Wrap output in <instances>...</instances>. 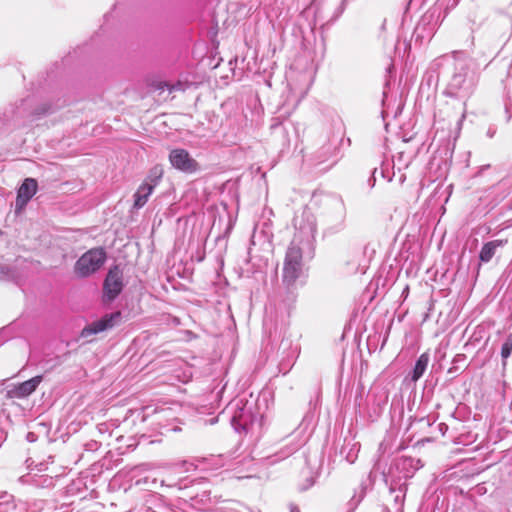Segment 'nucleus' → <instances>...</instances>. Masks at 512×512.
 <instances>
[{"label":"nucleus","mask_w":512,"mask_h":512,"mask_svg":"<svg viewBox=\"0 0 512 512\" xmlns=\"http://www.w3.org/2000/svg\"><path fill=\"white\" fill-rule=\"evenodd\" d=\"M291 512H299L298 508L297 507H293Z\"/></svg>","instance_id":"nucleus-32"},{"label":"nucleus","mask_w":512,"mask_h":512,"mask_svg":"<svg viewBox=\"0 0 512 512\" xmlns=\"http://www.w3.org/2000/svg\"><path fill=\"white\" fill-rule=\"evenodd\" d=\"M103 248H92L85 252L75 263L74 273L79 278H87L97 272L106 261Z\"/></svg>","instance_id":"nucleus-3"},{"label":"nucleus","mask_w":512,"mask_h":512,"mask_svg":"<svg viewBox=\"0 0 512 512\" xmlns=\"http://www.w3.org/2000/svg\"><path fill=\"white\" fill-rule=\"evenodd\" d=\"M125 284L123 281V270L119 265L109 268L103 282V302L111 303L122 292Z\"/></svg>","instance_id":"nucleus-4"},{"label":"nucleus","mask_w":512,"mask_h":512,"mask_svg":"<svg viewBox=\"0 0 512 512\" xmlns=\"http://www.w3.org/2000/svg\"><path fill=\"white\" fill-rule=\"evenodd\" d=\"M431 69H452L444 93L462 101V121L466 115V101L472 96L477 85L476 74L471 70V58L466 52L455 50L435 58L431 63Z\"/></svg>","instance_id":"nucleus-1"},{"label":"nucleus","mask_w":512,"mask_h":512,"mask_svg":"<svg viewBox=\"0 0 512 512\" xmlns=\"http://www.w3.org/2000/svg\"><path fill=\"white\" fill-rule=\"evenodd\" d=\"M161 177V169L155 167L151 170L148 179L139 186L138 190L134 194L133 208L140 209L147 203L149 196L152 194Z\"/></svg>","instance_id":"nucleus-6"},{"label":"nucleus","mask_w":512,"mask_h":512,"mask_svg":"<svg viewBox=\"0 0 512 512\" xmlns=\"http://www.w3.org/2000/svg\"><path fill=\"white\" fill-rule=\"evenodd\" d=\"M300 446H301V442L300 441L295 442L294 438H293L290 441V443L285 446L284 450L275 454V457H276L275 461H278V460H281V459H284V458L290 456L291 454L296 452Z\"/></svg>","instance_id":"nucleus-20"},{"label":"nucleus","mask_w":512,"mask_h":512,"mask_svg":"<svg viewBox=\"0 0 512 512\" xmlns=\"http://www.w3.org/2000/svg\"><path fill=\"white\" fill-rule=\"evenodd\" d=\"M464 354H457L453 359V366L448 369L449 374H455L458 371L456 363L463 362L465 360Z\"/></svg>","instance_id":"nucleus-24"},{"label":"nucleus","mask_w":512,"mask_h":512,"mask_svg":"<svg viewBox=\"0 0 512 512\" xmlns=\"http://www.w3.org/2000/svg\"><path fill=\"white\" fill-rule=\"evenodd\" d=\"M98 428H99V431H100V432H103V431H104V428H106V424H104V423H103V424H100V425L98 426Z\"/></svg>","instance_id":"nucleus-31"},{"label":"nucleus","mask_w":512,"mask_h":512,"mask_svg":"<svg viewBox=\"0 0 512 512\" xmlns=\"http://www.w3.org/2000/svg\"><path fill=\"white\" fill-rule=\"evenodd\" d=\"M357 455L352 453V449L350 450V452L346 455V459L349 463H353L356 459Z\"/></svg>","instance_id":"nucleus-28"},{"label":"nucleus","mask_w":512,"mask_h":512,"mask_svg":"<svg viewBox=\"0 0 512 512\" xmlns=\"http://www.w3.org/2000/svg\"><path fill=\"white\" fill-rule=\"evenodd\" d=\"M27 440H28V441H30V442L35 441V435H34V433L29 432V433L27 434Z\"/></svg>","instance_id":"nucleus-30"},{"label":"nucleus","mask_w":512,"mask_h":512,"mask_svg":"<svg viewBox=\"0 0 512 512\" xmlns=\"http://www.w3.org/2000/svg\"><path fill=\"white\" fill-rule=\"evenodd\" d=\"M38 183L34 178H26L19 187L15 202V212H21L36 194Z\"/></svg>","instance_id":"nucleus-12"},{"label":"nucleus","mask_w":512,"mask_h":512,"mask_svg":"<svg viewBox=\"0 0 512 512\" xmlns=\"http://www.w3.org/2000/svg\"><path fill=\"white\" fill-rule=\"evenodd\" d=\"M381 174H382V176H383V177H385V173H384V170H383V169H382V171H381Z\"/></svg>","instance_id":"nucleus-33"},{"label":"nucleus","mask_w":512,"mask_h":512,"mask_svg":"<svg viewBox=\"0 0 512 512\" xmlns=\"http://www.w3.org/2000/svg\"><path fill=\"white\" fill-rule=\"evenodd\" d=\"M11 275V268L7 265H0V279L4 280Z\"/></svg>","instance_id":"nucleus-25"},{"label":"nucleus","mask_w":512,"mask_h":512,"mask_svg":"<svg viewBox=\"0 0 512 512\" xmlns=\"http://www.w3.org/2000/svg\"><path fill=\"white\" fill-rule=\"evenodd\" d=\"M239 503L232 500H226L223 504L218 507L215 512H239Z\"/></svg>","instance_id":"nucleus-21"},{"label":"nucleus","mask_w":512,"mask_h":512,"mask_svg":"<svg viewBox=\"0 0 512 512\" xmlns=\"http://www.w3.org/2000/svg\"><path fill=\"white\" fill-rule=\"evenodd\" d=\"M329 159H333V163L336 162V147L330 143L324 144L316 153L317 163H323Z\"/></svg>","instance_id":"nucleus-18"},{"label":"nucleus","mask_w":512,"mask_h":512,"mask_svg":"<svg viewBox=\"0 0 512 512\" xmlns=\"http://www.w3.org/2000/svg\"><path fill=\"white\" fill-rule=\"evenodd\" d=\"M386 484L389 486L390 495L393 497L394 512H404L403 505L407 491V483L396 480L392 475L385 478Z\"/></svg>","instance_id":"nucleus-11"},{"label":"nucleus","mask_w":512,"mask_h":512,"mask_svg":"<svg viewBox=\"0 0 512 512\" xmlns=\"http://www.w3.org/2000/svg\"><path fill=\"white\" fill-rule=\"evenodd\" d=\"M388 402V392L383 388H376L368 395L369 416L378 418Z\"/></svg>","instance_id":"nucleus-13"},{"label":"nucleus","mask_w":512,"mask_h":512,"mask_svg":"<svg viewBox=\"0 0 512 512\" xmlns=\"http://www.w3.org/2000/svg\"><path fill=\"white\" fill-rule=\"evenodd\" d=\"M507 243V240H492L485 243L479 253V260L482 263H488L496 254L498 248L503 247Z\"/></svg>","instance_id":"nucleus-16"},{"label":"nucleus","mask_w":512,"mask_h":512,"mask_svg":"<svg viewBox=\"0 0 512 512\" xmlns=\"http://www.w3.org/2000/svg\"><path fill=\"white\" fill-rule=\"evenodd\" d=\"M376 172H377V169L374 168L373 171H372V176L368 180V184H369L370 188L374 187V185H375V181H376L375 174H376Z\"/></svg>","instance_id":"nucleus-27"},{"label":"nucleus","mask_w":512,"mask_h":512,"mask_svg":"<svg viewBox=\"0 0 512 512\" xmlns=\"http://www.w3.org/2000/svg\"><path fill=\"white\" fill-rule=\"evenodd\" d=\"M302 218L304 220H306L307 225L306 226L300 225V231L306 235L308 240L314 239L316 231H317L314 216L311 213H303Z\"/></svg>","instance_id":"nucleus-19"},{"label":"nucleus","mask_w":512,"mask_h":512,"mask_svg":"<svg viewBox=\"0 0 512 512\" xmlns=\"http://www.w3.org/2000/svg\"><path fill=\"white\" fill-rule=\"evenodd\" d=\"M429 363V355L427 353H423L417 359L415 366L411 373V380L413 382L418 381L424 374L427 369Z\"/></svg>","instance_id":"nucleus-17"},{"label":"nucleus","mask_w":512,"mask_h":512,"mask_svg":"<svg viewBox=\"0 0 512 512\" xmlns=\"http://www.w3.org/2000/svg\"><path fill=\"white\" fill-rule=\"evenodd\" d=\"M43 377L41 375L35 376L27 381H24L18 385H15L8 391L10 397L25 398L31 395L42 382Z\"/></svg>","instance_id":"nucleus-14"},{"label":"nucleus","mask_w":512,"mask_h":512,"mask_svg":"<svg viewBox=\"0 0 512 512\" xmlns=\"http://www.w3.org/2000/svg\"><path fill=\"white\" fill-rule=\"evenodd\" d=\"M171 166L183 173L193 174L199 170V163L183 148L172 149L169 153Z\"/></svg>","instance_id":"nucleus-5"},{"label":"nucleus","mask_w":512,"mask_h":512,"mask_svg":"<svg viewBox=\"0 0 512 512\" xmlns=\"http://www.w3.org/2000/svg\"><path fill=\"white\" fill-rule=\"evenodd\" d=\"M327 221L330 226L327 228L329 233H336L345 226L346 207L342 199L334 200L330 205V211L327 214Z\"/></svg>","instance_id":"nucleus-8"},{"label":"nucleus","mask_w":512,"mask_h":512,"mask_svg":"<svg viewBox=\"0 0 512 512\" xmlns=\"http://www.w3.org/2000/svg\"><path fill=\"white\" fill-rule=\"evenodd\" d=\"M420 467H422V464L419 459L401 457L395 462L394 467L390 469L388 476L392 475L396 480L400 479V482L406 483Z\"/></svg>","instance_id":"nucleus-7"},{"label":"nucleus","mask_w":512,"mask_h":512,"mask_svg":"<svg viewBox=\"0 0 512 512\" xmlns=\"http://www.w3.org/2000/svg\"><path fill=\"white\" fill-rule=\"evenodd\" d=\"M1 499L0 512H29V504L21 500L15 501L12 495L5 493Z\"/></svg>","instance_id":"nucleus-15"},{"label":"nucleus","mask_w":512,"mask_h":512,"mask_svg":"<svg viewBox=\"0 0 512 512\" xmlns=\"http://www.w3.org/2000/svg\"><path fill=\"white\" fill-rule=\"evenodd\" d=\"M439 431L444 435L446 431L448 430V426L445 423H440L438 425Z\"/></svg>","instance_id":"nucleus-29"},{"label":"nucleus","mask_w":512,"mask_h":512,"mask_svg":"<svg viewBox=\"0 0 512 512\" xmlns=\"http://www.w3.org/2000/svg\"><path fill=\"white\" fill-rule=\"evenodd\" d=\"M302 473L304 474V477H305V484H301L300 485V490L301 491H305V490H307L308 488H310L311 486L314 485L315 476L308 469L303 471Z\"/></svg>","instance_id":"nucleus-23"},{"label":"nucleus","mask_w":512,"mask_h":512,"mask_svg":"<svg viewBox=\"0 0 512 512\" xmlns=\"http://www.w3.org/2000/svg\"><path fill=\"white\" fill-rule=\"evenodd\" d=\"M121 319V312L116 311L113 313L105 314L101 319L92 322L83 328L81 332L82 337H89L94 334L106 331L113 328Z\"/></svg>","instance_id":"nucleus-9"},{"label":"nucleus","mask_w":512,"mask_h":512,"mask_svg":"<svg viewBox=\"0 0 512 512\" xmlns=\"http://www.w3.org/2000/svg\"><path fill=\"white\" fill-rule=\"evenodd\" d=\"M256 420V415L253 414L252 408L247 405L239 406L235 409L231 423L236 431H249Z\"/></svg>","instance_id":"nucleus-10"},{"label":"nucleus","mask_w":512,"mask_h":512,"mask_svg":"<svg viewBox=\"0 0 512 512\" xmlns=\"http://www.w3.org/2000/svg\"><path fill=\"white\" fill-rule=\"evenodd\" d=\"M308 278V271L304 266L302 249L295 240L288 246L282 270V283L286 290L294 294L298 286H303Z\"/></svg>","instance_id":"nucleus-2"},{"label":"nucleus","mask_w":512,"mask_h":512,"mask_svg":"<svg viewBox=\"0 0 512 512\" xmlns=\"http://www.w3.org/2000/svg\"><path fill=\"white\" fill-rule=\"evenodd\" d=\"M511 353H512V335H509L506 338L505 342L502 344V348H501V357L504 362L511 355Z\"/></svg>","instance_id":"nucleus-22"},{"label":"nucleus","mask_w":512,"mask_h":512,"mask_svg":"<svg viewBox=\"0 0 512 512\" xmlns=\"http://www.w3.org/2000/svg\"><path fill=\"white\" fill-rule=\"evenodd\" d=\"M165 87L171 92L176 90H183V84L181 82H177L174 85H170L168 83H165Z\"/></svg>","instance_id":"nucleus-26"}]
</instances>
